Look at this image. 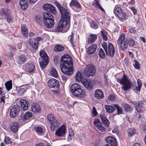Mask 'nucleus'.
Segmentation results:
<instances>
[{
    "label": "nucleus",
    "mask_w": 146,
    "mask_h": 146,
    "mask_svg": "<svg viewBox=\"0 0 146 146\" xmlns=\"http://www.w3.org/2000/svg\"><path fill=\"white\" fill-rule=\"evenodd\" d=\"M48 85L49 87L50 88H54L57 90L59 89V88L58 82L54 79L50 80L48 82Z\"/></svg>",
    "instance_id": "1a4fd4ad"
},
{
    "label": "nucleus",
    "mask_w": 146,
    "mask_h": 146,
    "mask_svg": "<svg viewBox=\"0 0 146 146\" xmlns=\"http://www.w3.org/2000/svg\"><path fill=\"white\" fill-rule=\"evenodd\" d=\"M99 55L102 58H104V57L105 54L104 51L102 49H100Z\"/></svg>",
    "instance_id": "603ef678"
},
{
    "label": "nucleus",
    "mask_w": 146,
    "mask_h": 146,
    "mask_svg": "<svg viewBox=\"0 0 146 146\" xmlns=\"http://www.w3.org/2000/svg\"><path fill=\"white\" fill-rule=\"evenodd\" d=\"M123 107L124 110L126 111H129L132 110V108L127 104H124Z\"/></svg>",
    "instance_id": "58836bf2"
},
{
    "label": "nucleus",
    "mask_w": 146,
    "mask_h": 146,
    "mask_svg": "<svg viewBox=\"0 0 146 146\" xmlns=\"http://www.w3.org/2000/svg\"><path fill=\"white\" fill-rule=\"evenodd\" d=\"M31 110L34 112H38L40 111V107L36 104H33L31 106Z\"/></svg>",
    "instance_id": "bb28decb"
},
{
    "label": "nucleus",
    "mask_w": 146,
    "mask_h": 146,
    "mask_svg": "<svg viewBox=\"0 0 146 146\" xmlns=\"http://www.w3.org/2000/svg\"><path fill=\"white\" fill-rule=\"evenodd\" d=\"M65 126L64 125H62L56 130L55 134L58 137H63L65 135Z\"/></svg>",
    "instance_id": "9d476101"
},
{
    "label": "nucleus",
    "mask_w": 146,
    "mask_h": 146,
    "mask_svg": "<svg viewBox=\"0 0 146 146\" xmlns=\"http://www.w3.org/2000/svg\"><path fill=\"white\" fill-rule=\"evenodd\" d=\"M97 47V45L95 44L92 45L88 48L87 49L88 53L90 54H93L96 51Z\"/></svg>",
    "instance_id": "b1692460"
},
{
    "label": "nucleus",
    "mask_w": 146,
    "mask_h": 146,
    "mask_svg": "<svg viewBox=\"0 0 146 146\" xmlns=\"http://www.w3.org/2000/svg\"><path fill=\"white\" fill-rule=\"evenodd\" d=\"M117 14V16L121 19H125L126 17V14L122 12Z\"/></svg>",
    "instance_id": "37998d69"
},
{
    "label": "nucleus",
    "mask_w": 146,
    "mask_h": 146,
    "mask_svg": "<svg viewBox=\"0 0 146 146\" xmlns=\"http://www.w3.org/2000/svg\"><path fill=\"white\" fill-rule=\"evenodd\" d=\"M25 92V89L23 88H21L18 90V93L19 95L23 94Z\"/></svg>",
    "instance_id": "052dcab7"
},
{
    "label": "nucleus",
    "mask_w": 146,
    "mask_h": 146,
    "mask_svg": "<svg viewBox=\"0 0 146 146\" xmlns=\"http://www.w3.org/2000/svg\"><path fill=\"white\" fill-rule=\"evenodd\" d=\"M56 5L59 10L62 16L59 24L57 28L56 31L58 32H65L69 29L70 13L66 8L60 5L58 3Z\"/></svg>",
    "instance_id": "f257e3e1"
},
{
    "label": "nucleus",
    "mask_w": 146,
    "mask_h": 146,
    "mask_svg": "<svg viewBox=\"0 0 146 146\" xmlns=\"http://www.w3.org/2000/svg\"><path fill=\"white\" fill-rule=\"evenodd\" d=\"M19 4L23 9H26L28 7V4L25 0H20Z\"/></svg>",
    "instance_id": "7c9ffc66"
},
{
    "label": "nucleus",
    "mask_w": 146,
    "mask_h": 146,
    "mask_svg": "<svg viewBox=\"0 0 146 146\" xmlns=\"http://www.w3.org/2000/svg\"><path fill=\"white\" fill-rule=\"evenodd\" d=\"M131 9L133 11L134 14L135 15L137 13V9H135L134 7H131Z\"/></svg>",
    "instance_id": "338daca9"
},
{
    "label": "nucleus",
    "mask_w": 146,
    "mask_h": 146,
    "mask_svg": "<svg viewBox=\"0 0 146 146\" xmlns=\"http://www.w3.org/2000/svg\"><path fill=\"white\" fill-rule=\"evenodd\" d=\"M35 130L36 133L38 134L42 133L43 131L42 128L40 127H35Z\"/></svg>",
    "instance_id": "3c124183"
},
{
    "label": "nucleus",
    "mask_w": 146,
    "mask_h": 146,
    "mask_svg": "<svg viewBox=\"0 0 146 146\" xmlns=\"http://www.w3.org/2000/svg\"><path fill=\"white\" fill-rule=\"evenodd\" d=\"M73 62L71 57L68 54L62 56L60 58V66L62 73L68 75L72 74L73 73Z\"/></svg>",
    "instance_id": "f03ea898"
},
{
    "label": "nucleus",
    "mask_w": 146,
    "mask_h": 146,
    "mask_svg": "<svg viewBox=\"0 0 146 146\" xmlns=\"http://www.w3.org/2000/svg\"><path fill=\"white\" fill-rule=\"evenodd\" d=\"M107 143L111 144V146H117L116 139L113 137H108L106 139Z\"/></svg>",
    "instance_id": "4468645a"
},
{
    "label": "nucleus",
    "mask_w": 146,
    "mask_h": 146,
    "mask_svg": "<svg viewBox=\"0 0 146 146\" xmlns=\"http://www.w3.org/2000/svg\"><path fill=\"white\" fill-rule=\"evenodd\" d=\"M92 112L93 114L94 115H96L97 114V112L95 107H93L92 110Z\"/></svg>",
    "instance_id": "0e129e2a"
},
{
    "label": "nucleus",
    "mask_w": 146,
    "mask_h": 146,
    "mask_svg": "<svg viewBox=\"0 0 146 146\" xmlns=\"http://www.w3.org/2000/svg\"><path fill=\"white\" fill-rule=\"evenodd\" d=\"M96 72L94 66L92 64L87 65L85 68L84 74L85 76L89 77L93 76Z\"/></svg>",
    "instance_id": "39448f33"
},
{
    "label": "nucleus",
    "mask_w": 146,
    "mask_h": 146,
    "mask_svg": "<svg viewBox=\"0 0 146 146\" xmlns=\"http://www.w3.org/2000/svg\"><path fill=\"white\" fill-rule=\"evenodd\" d=\"M119 81L120 83L123 85V86L121 87L122 90L126 91L130 88L131 83L125 74L123 75L122 78Z\"/></svg>",
    "instance_id": "423d86ee"
},
{
    "label": "nucleus",
    "mask_w": 146,
    "mask_h": 146,
    "mask_svg": "<svg viewBox=\"0 0 146 146\" xmlns=\"http://www.w3.org/2000/svg\"><path fill=\"white\" fill-rule=\"evenodd\" d=\"M21 32L22 34L26 37L28 36V29L25 25H23L21 27Z\"/></svg>",
    "instance_id": "a878e982"
},
{
    "label": "nucleus",
    "mask_w": 146,
    "mask_h": 146,
    "mask_svg": "<svg viewBox=\"0 0 146 146\" xmlns=\"http://www.w3.org/2000/svg\"><path fill=\"white\" fill-rule=\"evenodd\" d=\"M135 64H133V66L136 69H139L140 68V67L139 65V64L137 60H134Z\"/></svg>",
    "instance_id": "6e6d98bb"
},
{
    "label": "nucleus",
    "mask_w": 146,
    "mask_h": 146,
    "mask_svg": "<svg viewBox=\"0 0 146 146\" xmlns=\"http://www.w3.org/2000/svg\"><path fill=\"white\" fill-rule=\"evenodd\" d=\"M90 26L91 27L94 29H96L98 26L96 22L94 21H92Z\"/></svg>",
    "instance_id": "8fccbe9b"
},
{
    "label": "nucleus",
    "mask_w": 146,
    "mask_h": 146,
    "mask_svg": "<svg viewBox=\"0 0 146 146\" xmlns=\"http://www.w3.org/2000/svg\"><path fill=\"white\" fill-rule=\"evenodd\" d=\"M21 106L22 109L23 110H26L28 109L29 104L27 101L23 99H21L20 100Z\"/></svg>",
    "instance_id": "2eb2a0df"
},
{
    "label": "nucleus",
    "mask_w": 146,
    "mask_h": 146,
    "mask_svg": "<svg viewBox=\"0 0 146 146\" xmlns=\"http://www.w3.org/2000/svg\"><path fill=\"white\" fill-rule=\"evenodd\" d=\"M101 32L103 40H104L107 41V37L106 36L107 32L104 30L102 31Z\"/></svg>",
    "instance_id": "79ce46f5"
},
{
    "label": "nucleus",
    "mask_w": 146,
    "mask_h": 146,
    "mask_svg": "<svg viewBox=\"0 0 146 146\" xmlns=\"http://www.w3.org/2000/svg\"><path fill=\"white\" fill-rule=\"evenodd\" d=\"M93 5L94 7L97 8H99V7H100V5L99 2L98 1H96L95 3H94L93 4Z\"/></svg>",
    "instance_id": "69168bd1"
},
{
    "label": "nucleus",
    "mask_w": 146,
    "mask_h": 146,
    "mask_svg": "<svg viewBox=\"0 0 146 146\" xmlns=\"http://www.w3.org/2000/svg\"><path fill=\"white\" fill-rule=\"evenodd\" d=\"M46 59V58L45 60L42 59V61L40 62V65L41 68H45L48 64V60Z\"/></svg>",
    "instance_id": "2f4dec72"
},
{
    "label": "nucleus",
    "mask_w": 146,
    "mask_h": 146,
    "mask_svg": "<svg viewBox=\"0 0 146 146\" xmlns=\"http://www.w3.org/2000/svg\"><path fill=\"white\" fill-rule=\"evenodd\" d=\"M50 7V9L48 11L54 14H55L56 13V9L55 7L52 5Z\"/></svg>",
    "instance_id": "c03bdc74"
},
{
    "label": "nucleus",
    "mask_w": 146,
    "mask_h": 146,
    "mask_svg": "<svg viewBox=\"0 0 146 146\" xmlns=\"http://www.w3.org/2000/svg\"><path fill=\"white\" fill-rule=\"evenodd\" d=\"M76 80L78 81H81L82 82V81H84V79L82 77V74L80 72H77L75 75Z\"/></svg>",
    "instance_id": "72a5a7b5"
},
{
    "label": "nucleus",
    "mask_w": 146,
    "mask_h": 146,
    "mask_svg": "<svg viewBox=\"0 0 146 146\" xmlns=\"http://www.w3.org/2000/svg\"><path fill=\"white\" fill-rule=\"evenodd\" d=\"M25 67L26 70L29 72H33L35 70V66L33 63L27 64Z\"/></svg>",
    "instance_id": "412c9836"
},
{
    "label": "nucleus",
    "mask_w": 146,
    "mask_h": 146,
    "mask_svg": "<svg viewBox=\"0 0 146 146\" xmlns=\"http://www.w3.org/2000/svg\"><path fill=\"white\" fill-rule=\"evenodd\" d=\"M70 5L74 6L80 10L82 9V7L80 4L76 0H71L70 3Z\"/></svg>",
    "instance_id": "5701e85b"
},
{
    "label": "nucleus",
    "mask_w": 146,
    "mask_h": 146,
    "mask_svg": "<svg viewBox=\"0 0 146 146\" xmlns=\"http://www.w3.org/2000/svg\"><path fill=\"white\" fill-rule=\"evenodd\" d=\"M1 12L7 16L10 14L7 9H2L1 10Z\"/></svg>",
    "instance_id": "bf43d9fd"
},
{
    "label": "nucleus",
    "mask_w": 146,
    "mask_h": 146,
    "mask_svg": "<svg viewBox=\"0 0 146 146\" xmlns=\"http://www.w3.org/2000/svg\"><path fill=\"white\" fill-rule=\"evenodd\" d=\"M70 91L74 96L79 97H84L86 95L85 92L82 89L80 86L77 84H73L71 86Z\"/></svg>",
    "instance_id": "7ed1b4c3"
},
{
    "label": "nucleus",
    "mask_w": 146,
    "mask_h": 146,
    "mask_svg": "<svg viewBox=\"0 0 146 146\" xmlns=\"http://www.w3.org/2000/svg\"><path fill=\"white\" fill-rule=\"evenodd\" d=\"M100 117L102 122L108 126L110 124V122L108 120L106 117L105 114H100Z\"/></svg>",
    "instance_id": "4be33fe9"
},
{
    "label": "nucleus",
    "mask_w": 146,
    "mask_h": 146,
    "mask_svg": "<svg viewBox=\"0 0 146 146\" xmlns=\"http://www.w3.org/2000/svg\"><path fill=\"white\" fill-rule=\"evenodd\" d=\"M128 43L129 45L132 46H134L135 44L134 40L132 39H129L127 42Z\"/></svg>",
    "instance_id": "864d4df0"
},
{
    "label": "nucleus",
    "mask_w": 146,
    "mask_h": 146,
    "mask_svg": "<svg viewBox=\"0 0 146 146\" xmlns=\"http://www.w3.org/2000/svg\"><path fill=\"white\" fill-rule=\"evenodd\" d=\"M61 78L65 82L66 80L67 79V78L66 76L64 75H62L61 76Z\"/></svg>",
    "instance_id": "774afa93"
},
{
    "label": "nucleus",
    "mask_w": 146,
    "mask_h": 146,
    "mask_svg": "<svg viewBox=\"0 0 146 146\" xmlns=\"http://www.w3.org/2000/svg\"><path fill=\"white\" fill-rule=\"evenodd\" d=\"M50 74L52 76L55 78H57L58 76L56 69L54 67H52L50 72Z\"/></svg>",
    "instance_id": "473e14b6"
},
{
    "label": "nucleus",
    "mask_w": 146,
    "mask_h": 146,
    "mask_svg": "<svg viewBox=\"0 0 146 146\" xmlns=\"http://www.w3.org/2000/svg\"><path fill=\"white\" fill-rule=\"evenodd\" d=\"M40 56L42 58V60H45L46 59L48 60V57L47 56L46 52L43 50H41L39 52Z\"/></svg>",
    "instance_id": "e433bc0d"
},
{
    "label": "nucleus",
    "mask_w": 146,
    "mask_h": 146,
    "mask_svg": "<svg viewBox=\"0 0 146 146\" xmlns=\"http://www.w3.org/2000/svg\"><path fill=\"white\" fill-rule=\"evenodd\" d=\"M117 43L120 48L122 50H125L128 46L127 39L125 38V35L122 34L119 38Z\"/></svg>",
    "instance_id": "20e7f679"
},
{
    "label": "nucleus",
    "mask_w": 146,
    "mask_h": 146,
    "mask_svg": "<svg viewBox=\"0 0 146 146\" xmlns=\"http://www.w3.org/2000/svg\"><path fill=\"white\" fill-rule=\"evenodd\" d=\"M4 142L6 144H9L11 143L12 142V141L9 137H5Z\"/></svg>",
    "instance_id": "13d9d810"
},
{
    "label": "nucleus",
    "mask_w": 146,
    "mask_h": 146,
    "mask_svg": "<svg viewBox=\"0 0 146 146\" xmlns=\"http://www.w3.org/2000/svg\"><path fill=\"white\" fill-rule=\"evenodd\" d=\"M102 45L105 50V49L107 48V43L104 42H102Z\"/></svg>",
    "instance_id": "680f3d73"
},
{
    "label": "nucleus",
    "mask_w": 146,
    "mask_h": 146,
    "mask_svg": "<svg viewBox=\"0 0 146 146\" xmlns=\"http://www.w3.org/2000/svg\"><path fill=\"white\" fill-rule=\"evenodd\" d=\"M33 116L32 113L30 111L26 112L22 118V120H28L31 118Z\"/></svg>",
    "instance_id": "393cba45"
},
{
    "label": "nucleus",
    "mask_w": 146,
    "mask_h": 146,
    "mask_svg": "<svg viewBox=\"0 0 146 146\" xmlns=\"http://www.w3.org/2000/svg\"><path fill=\"white\" fill-rule=\"evenodd\" d=\"M41 37H38L36 38H30L29 40V44L34 49L37 48V45L39 42L42 40Z\"/></svg>",
    "instance_id": "0eeeda50"
},
{
    "label": "nucleus",
    "mask_w": 146,
    "mask_h": 146,
    "mask_svg": "<svg viewBox=\"0 0 146 146\" xmlns=\"http://www.w3.org/2000/svg\"><path fill=\"white\" fill-rule=\"evenodd\" d=\"M97 37V35L94 34H91L90 35L88 38V43L90 44L93 43L96 39Z\"/></svg>",
    "instance_id": "cd10ccee"
},
{
    "label": "nucleus",
    "mask_w": 146,
    "mask_h": 146,
    "mask_svg": "<svg viewBox=\"0 0 146 146\" xmlns=\"http://www.w3.org/2000/svg\"><path fill=\"white\" fill-rule=\"evenodd\" d=\"M20 108L18 105L13 106L11 108L10 113V115L11 118H14L18 114Z\"/></svg>",
    "instance_id": "6e6552de"
},
{
    "label": "nucleus",
    "mask_w": 146,
    "mask_h": 146,
    "mask_svg": "<svg viewBox=\"0 0 146 146\" xmlns=\"http://www.w3.org/2000/svg\"><path fill=\"white\" fill-rule=\"evenodd\" d=\"M7 20L8 22H10L12 21V18L10 14L7 16Z\"/></svg>",
    "instance_id": "e2e57ef3"
},
{
    "label": "nucleus",
    "mask_w": 146,
    "mask_h": 146,
    "mask_svg": "<svg viewBox=\"0 0 146 146\" xmlns=\"http://www.w3.org/2000/svg\"><path fill=\"white\" fill-rule=\"evenodd\" d=\"M137 85L138 86L136 87V90L137 91L139 92L141 87L142 83L141 80L139 79L137 80Z\"/></svg>",
    "instance_id": "a19ab883"
},
{
    "label": "nucleus",
    "mask_w": 146,
    "mask_h": 146,
    "mask_svg": "<svg viewBox=\"0 0 146 146\" xmlns=\"http://www.w3.org/2000/svg\"><path fill=\"white\" fill-rule=\"evenodd\" d=\"M115 106L117 108V110L118 113V114H121L122 112V108L119 107L117 104H115Z\"/></svg>",
    "instance_id": "5fc2aeb1"
},
{
    "label": "nucleus",
    "mask_w": 146,
    "mask_h": 146,
    "mask_svg": "<svg viewBox=\"0 0 146 146\" xmlns=\"http://www.w3.org/2000/svg\"><path fill=\"white\" fill-rule=\"evenodd\" d=\"M53 19H48L45 21H43L45 26L46 27L49 28L52 27L54 26V24Z\"/></svg>",
    "instance_id": "dca6fc26"
},
{
    "label": "nucleus",
    "mask_w": 146,
    "mask_h": 146,
    "mask_svg": "<svg viewBox=\"0 0 146 146\" xmlns=\"http://www.w3.org/2000/svg\"><path fill=\"white\" fill-rule=\"evenodd\" d=\"M52 5L47 3L45 4L43 6V8L44 10L48 11L50 9Z\"/></svg>",
    "instance_id": "49530a36"
},
{
    "label": "nucleus",
    "mask_w": 146,
    "mask_h": 146,
    "mask_svg": "<svg viewBox=\"0 0 146 146\" xmlns=\"http://www.w3.org/2000/svg\"><path fill=\"white\" fill-rule=\"evenodd\" d=\"M19 125L16 122H12L10 125V130L13 132H16L18 130Z\"/></svg>",
    "instance_id": "6ab92c4d"
},
{
    "label": "nucleus",
    "mask_w": 146,
    "mask_h": 146,
    "mask_svg": "<svg viewBox=\"0 0 146 146\" xmlns=\"http://www.w3.org/2000/svg\"><path fill=\"white\" fill-rule=\"evenodd\" d=\"M135 130L133 129H129L128 130V134L129 137L131 136L134 134Z\"/></svg>",
    "instance_id": "a18cd8bd"
},
{
    "label": "nucleus",
    "mask_w": 146,
    "mask_h": 146,
    "mask_svg": "<svg viewBox=\"0 0 146 146\" xmlns=\"http://www.w3.org/2000/svg\"><path fill=\"white\" fill-rule=\"evenodd\" d=\"M47 119L50 123L52 122V121H53V120H54V119H56L54 118V115L51 114H49L48 115Z\"/></svg>",
    "instance_id": "09e8293b"
},
{
    "label": "nucleus",
    "mask_w": 146,
    "mask_h": 146,
    "mask_svg": "<svg viewBox=\"0 0 146 146\" xmlns=\"http://www.w3.org/2000/svg\"><path fill=\"white\" fill-rule=\"evenodd\" d=\"M105 51L107 55H109L110 56L112 57L114 55V49L113 45L111 43L109 44L108 48H107Z\"/></svg>",
    "instance_id": "9b49d317"
},
{
    "label": "nucleus",
    "mask_w": 146,
    "mask_h": 146,
    "mask_svg": "<svg viewBox=\"0 0 146 146\" xmlns=\"http://www.w3.org/2000/svg\"><path fill=\"white\" fill-rule=\"evenodd\" d=\"M94 96L98 99H102L104 97L103 92L101 90L97 89L95 91Z\"/></svg>",
    "instance_id": "a211bd4d"
},
{
    "label": "nucleus",
    "mask_w": 146,
    "mask_h": 146,
    "mask_svg": "<svg viewBox=\"0 0 146 146\" xmlns=\"http://www.w3.org/2000/svg\"><path fill=\"white\" fill-rule=\"evenodd\" d=\"M105 108L106 110V111L108 113L113 112L115 110L114 107L111 105H106L105 106Z\"/></svg>",
    "instance_id": "c756f323"
},
{
    "label": "nucleus",
    "mask_w": 146,
    "mask_h": 146,
    "mask_svg": "<svg viewBox=\"0 0 146 146\" xmlns=\"http://www.w3.org/2000/svg\"><path fill=\"white\" fill-rule=\"evenodd\" d=\"M82 83L87 89H91L93 87V84L89 79L87 80L86 79H84V81H82Z\"/></svg>",
    "instance_id": "ddd939ff"
},
{
    "label": "nucleus",
    "mask_w": 146,
    "mask_h": 146,
    "mask_svg": "<svg viewBox=\"0 0 146 146\" xmlns=\"http://www.w3.org/2000/svg\"><path fill=\"white\" fill-rule=\"evenodd\" d=\"M94 124L97 129L102 132L105 131V128L102 125V124L98 119H96L94 121Z\"/></svg>",
    "instance_id": "f8f14e48"
},
{
    "label": "nucleus",
    "mask_w": 146,
    "mask_h": 146,
    "mask_svg": "<svg viewBox=\"0 0 146 146\" xmlns=\"http://www.w3.org/2000/svg\"><path fill=\"white\" fill-rule=\"evenodd\" d=\"M54 49L56 51L60 52L64 50V48L61 45L56 44L54 47Z\"/></svg>",
    "instance_id": "f704fd0d"
},
{
    "label": "nucleus",
    "mask_w": 146,
    "mask_h": 146,
    "mask_svg": "<svg viewBox=\"0 0 146 146\" xmlns=\"http://www.w3.org/2000/svg\"><path fill=\"white\" fill-rule=\"evenodd\" d=\"M51 123L50 128L52 131H53L55 129L58 128L60 125V123L56 119L53 120Z\"/></svg>",
    "instance_id": "f3484780"
},
{
    "label": "nucleus",
    "mask_w": 146,
    "mask_h": 146,
    "mask_svg": "<svg viewBox=\"0 0 146 146\" xmlns=\"http://www.w3.org/2000/svg\"><path fill=\"white\" fill-rule=\"evenodd\" d=\"M26 57L25 56L21 55L19 57L18 61L20 64H23L26 61Z\"/></svg>",
    "instance_id": "c9c22d12"
},
{
    "label": "nucleus",
    "mask_w": 146,
    "mask_h": 146,
    "mask_svg": "<svg viewBox=\"0 0 146 146\" xmlns=\"http://www.w3.org/2000/svg\"><path fill=\"white\" fill-rule=\"evenodd\" d=\"M122 12V11L120 7L117 6H115L114 9V12L117 15Z\"/></svg>",
    "instance_id": "4c0bfd02"
},
{
    "label": "nucleus",
    "mask_w": 146,
    "mask_h": 146,
    "mask_svg": "<svg viewBox=\"0 0 146 146\" xmlns=\"http://www.w3.org/2000/svg\"><path fill=\"white\" fill-rule=\"evenodd\" d=\"M6 88L8 91L9 90L12 88V84L11 82L8 81L6 82L5 84Z\"/></svg>",
    "instance_id": "ea45409f"
},
{
    "label": "nucleus",
    "mask_w": 146,
    "mask_h": 146,
    "mask_svg": "<svg viewBox=\"0 0 146 146\" xmlns=\"http://www.w3.org/2000/svg\"><path fill=\"white\" fill-rule=\"evenodd\" d=\"M144 104L141 102L139 101L136 103L135 105L136 109L138 112L142 113L143 110H141L143 108Z\"/></svg>",
    "instance_id": "aec40b11"
},
{
    "label": "nucleus",
    "mask_w": 146,
    "mask_h": 146,
    "mask_svg": "<svg viewBox=\"0 0 146 146\" xmlns=\"http://www.w3.org/2000/svg\"><path fill=\"white\" fill-rule=\"evenodd\" d=\"M115 97L114 95L112 94H110L109 95L108 98V101H113L115 99Z\"/></svg>",
    "instance_id": "4d7b16f0"
},
{
    "label": "nucleus",
    "mask_w": 146,
    "mask_h": 146,
    "mask_svg": "<svg viewBox=\"0 0 146 146\" xmlns=\"http://www.w3.org/2000/svg\"><path fill=\"white\" fill-rule=\"evenodd\" d=\"M73 34L72 33L71 35H70L68 37V39L70 41L72 45L73 46H74V42L73 41Z\"/></svg>",
    "instance_id": "de8ad7c7"
},
{
    "label": "nucleus",
    "mask_w": 146,
    "mask_h": 146,
    "mask_svg": "<svg viewBox=\"0 0 146 146\" xmlns=\"http://www.w3.org/2000/svg\"><path fill=\"white\" fill-rule=\"evenodd\" d=\"M43 21L48 19H54V17L51 14L48 12H44L43 15Z\"/></svg>",
    "instance_id": "c85d7f7f"
}]
</instances>
